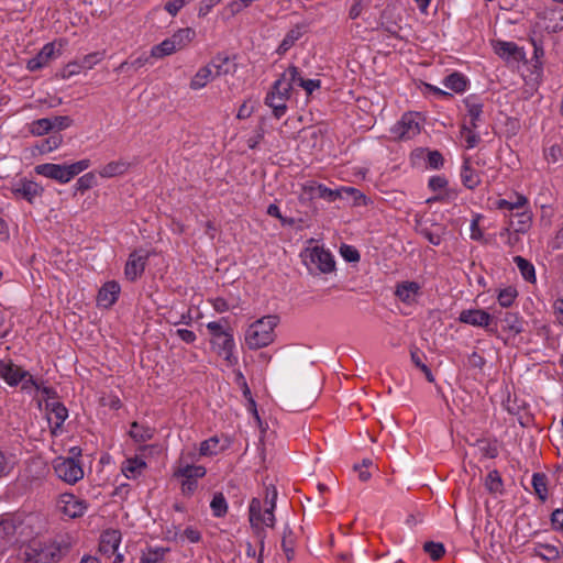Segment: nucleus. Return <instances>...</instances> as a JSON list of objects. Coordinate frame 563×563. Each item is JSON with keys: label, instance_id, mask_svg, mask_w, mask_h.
Masks as SVG:
<instances>
[{"label": "nucleus", "instance_id": "obj_1", "mask_svg": "<svg viewBox=\"0 0 563 563\" xmlns=\"http://www.w3.org/2000/svg\"><path fill=\"white\" fill-rule=\"evenodd\" d=\"M492 46L497 56L504 59L512 67H530L540 69L542 67L541 58L544 55L543 48L536 42L528 43V46H520L515 42L494 40Z\"/></svg>", "mask_w": 563, "mask_h": 563}, {"label": "nucleus", "instance_id": "obj_2", "mask_svg": "<svg viewBox=\"0 0 563 563\" xmlns=\"http://www.w3.org/2000/svg\"><path fill=\"white\" fill-rule=\"evenodd\" d=\"M277 493L273 490L269 506L265 509L258 498H252L249 505V521L253 530L254 536L258 541V545H262V550L265 549L266 530L265 528H274L275 516L274 510L276 507L275 499Z\"/></svg>", "mask_w": 563, "mask_h": 563}, {"label": "nucleus", "instance_id": "obj_3", "mask_svg": "<svg viewBox=\"0 0 563 563\" xmlns=\"http://www.w3.org/2000/svg\"><path fill=\"white\" fill-rule=\"evenodd\" d=\"M279 319L277 316H265L251 323L244 335V341L250 350H260L268 346L275 340V328Z\"/></svg>", "mask_w": 563, "mask_h": 563}, {"label": "nucleus", "instance_id": "obj_4", "mask_svg": "<svg viewBox=\"0 0 563 563\" xmlns=\"http://www.w3.org/2000/svg\"><path fill=\"white\" fill-rule=\"evenodd\" d=\"M496 207L510 212V225L516 232H526L530 225L532 216L528 210V199L517 195L515 200L499 199Z\"/></svg>", "mask_w": 563, "mask_h": 563}, {"label": "nucleus", "instance_id": "obj_5", "mask_svg": "<svg viewBox=\"0 0 563 563\" xmlns=\"http://www.w3.org/2000/svg\"><path fill=\"white\" fill-rule=\"evenodd\" d=\"M90 165V159L85 158L69 165L52 163L40 164L34 167V170L37 175L54 179L60 184H67L75 176L88 169Z\"/></svg>", "mask_w": 563, "mask_h": 563}, {"label": "nucleus", "instance_id": "obj_6", "mask_svg": "<svg viewBox=\"0 0 563 563\" xmlns=\"http://www.w3.org/2000/svg\"><path fill=\"white\" fill-rule=\"evenodd\" d=\"M59 548L41 540L30 541L21 551L23 563H55L59 559Z\"/></svg>", "mask_w": 563, "mask_h": 563}, {"label": "nucleus", "instance_id": "obj_7", "mask_svg": "<svg viewBox=\"0 0 563 563\" xmlns=\"http://www.w3.org/2000/svg\"><path fill=\"white\" fill-rule=\"evenodd\" d=\"M194 37L195 31L192 29H179L172 36L153 46L151 49V57L162 58L164 56L170 55L176 51L186 47Z\"/></svg>", "mask_w": 563, "mask_h": 563}, {"label": "nucleus", "instance_id": "obj_8", "mask_svg": "<svg viewBox=\"0 0 563 563\" xmlns=\"http://www.w3.org/2000/svg\"><path fill=\"white\" fill-rule=\"evenodd\" d=\"M206 473L205 466L179 463L174 471V476L180 481L183 495L191 496L198 487V479L202 478Z\"/></svg>", "mask_w": 563, "mask_h": 563}, {"label": "nucleus", "instance_id": "obj_9", "mask_svg": "<svg viewBox=\"0 0 563 563\" xmlns=\"http://www.w3.org/2000/svg\"><path fill=\"white\" fill-rule=\"evenodd\" d=\"M52 465L56 476L67 484L74 485L84 477L81 462L74 457L57 456Z\"/></svg>", "mask_w": 563, "mask_h": 563}, {"label": "nucleus", "instance_id": "obj_10", "mask_svg": "<svg viewBox=\"0 0 563 563\" xmlns=\"http://www.w3.org/2000/svg\"><path fill=\"white\" fill-rule=\"evenodd\" d=\"M302 258L307 267L321 273H331L335 267L332 254L321 246L308 247L302 253Z\"/></svg>", "mask_w": 563, "mask_h": 563}, {"label": "nucleus", "instance_id": "obj_11", "mask_svg": "<svg viewBox=\"0 0 563 563\" xmlns=\"http://www.w3.org/2000/svg\"><path fill=\"white\" fill-rule=\"evenodd\" d=\"M391 132L399 141H409L421 132V117L418 112H407L393 126Z\"/></svg>", "mask_w": 563, "mask_h": 563}, {"label": "nucleus", "instance_id": "obj_12", "mask_svg": "<svg viewBox=\"0 0 563 563\" xmlns=\"http://www.w3.org/2000/svg\"><path fill=\"white\" fill-rule=\"evenodd\" d=\"M64 44L62 41H53L45 44L36 56L27 60L29 70H37L40 68L49 67L51 63L62 55Z\"/></svg>", "mask_w": 563, "mask_h": 563}, {"label": "nucleus", "instance_id": "obj_13", "mask_svg": "<svg viewBox=\"0 0 563 563\" xmlns=\"http://www.w3.org/2000/svg\"><path fill=\"white\" fill-rule=\"evenodd\" d=\"M303 191L311 198L324 199L329 202H333L336 199L342 198L343 194L356 195L358 191L353 187H341L340 189L328 188L323 184L310 181L303 186Z\"/></svg>", "mask_w": 563, "mask_h": 563}, {"label": "nucleus", "instance_id": "obj_14", "mask_svg": "<svg viewBox=\"0 0 563 563\" xmlns=\"http://www.w3.org/2000/svg\"><path fill=\"white\" fill-rule=\"evenodd\" d=\"M45 412L49 423L51 433L53 437H57L63 423L68 417V410L58 400H53L45 404Z\"/></svg>", "mask_w": 563, "mask_h": 563}, {"label": "nucleus", "instance_id": "obj_15", "mask_svg": "<svg viewBox=\"0 0 563 563\" xmlns=\"http://www.w3.org/2000/svg\"><path fill=\"white\" fill-rule=\"evenodd\" d=\"M211 345L219 356H221L228 367L238 365L239 358L235 354V342L233 334L222 335L220 340H211Z\"/></svg>", "mask_w": 563, "mask_h": 563}, {"label": "nucleus", "instance_id": "obj_16", "mask_svg": "<svg viewBox=\"0 0 563 563\" xmlns=\"http://www.w3.org/2000/svg\"><path fill=\"white\" fill-rule=\"evenodd\" d=\"M57 505L59 510L69 518L81 517L88 508V504L85 500L73 494L60 495Z\"/></svg>", "mask_w": 563, "mask_h": 563}, {"label": "nucleus", "instance_id": "obj_17", "mask_svg": "<svg viewBox=\"0 0 563 563\" xmlns=\"http://www.w3.org/2000/svg\"><path fill=\"white\" fill-rule=\"evenodd\" d=\"M44 188L30 179H20L13 187L12 194L16 198L25 199L30 203H34L36 199L43 196Z\"/></svg>", "mask_w": 563, "mask_h": 563}, {"label": "nucleus", "instance_id": "obj_18", "mask_svg": "<svg viewBox=\"0 0 563 563\" xmlns=\"http://www.w3.org/2000/svg\"><path fill=\"white\" fill-rule=\"evenodd\" d=\"M148 255V252L144 250H136L130 254L124 268V274L129 280L134 282L143 274Z\"/></svg>", "mask_w": 563, "mask_h": 563}, {"label": "nucleus", "instance_id": "obj_19", "mask_svg": "<svg viewBox=\"0 0 563 563\" xmlns=\"http://www.w3.org/2000/svg\"><path fill=\"white\" fill-rule=\"evenodd\" d=\"M532 555L548 562L558 561L563 555V544L560 541H556V543L536 542L532 548Z\"/></svg>", "mask_w": 563, "mask_h": 563}, {"label": "nucleus", "instance_id": "obj_20", "mask_svg": "<svg viewBox=\"0 0 563 563\" xmlns=\"http://www.w3.org/2000/svg\"><path fill=\"white\" fill-rule=\"evenodd\" d=\"M15 532L16 525L13 518L10 516H0V554L12 544Z\"/></svg>", "mask_w": 563, "mask_h": 563}, {"label": "nucleus", "instance_id": "obj_21", "mask_svg": "<svg viewBox=\"0 0 563 563\" xmlns=\"http://www.w3.org/2000/svg\"><path fill=\"white\" fill-rule=\"evenodd\" d=\"M26 376V371L11 362L0 361V377L10 386H16Z\"/></svg>", "mask_w": 563, "mask_h": 563}, {"label": "nucleus", "instance_id": "obj_22", "mask_svg": "<svg viewBox=\"0 0 563 563\" xmlns=\"http://www.w3.org/2000/svg\"><path fill=\"white\" fill-rule=\"evenodd\" d=\"M121 543V532L115 529H109L102 532L100 537L99 550L106 555L114 554Z\"/></svg>", "mask_w": 563, "mask_h": 563}, {"label": "nucleus", "instance_id": "obj_23", "mask_svg": "<svg viewBox=\"0 0 563 563\" xmlns=\"http://www.w3.org/2000/svg\"><path fill=\"white\" fill-rule=\"evenodd\" d=\"M120 290V285L117 282L106 283L99 290L98 303L104 308L111 307L118 300Z\"/></svg>", "mask_w": 563, "mask_h": 563}, {"label": "nucleus", "instance_id": "obj_24", "mask_svg": "<svg viewBox=\"0 0 563 563\" xmlns=\"http://www.w3.org/2000/svg\"><path fill=\"white\" fill-rule=\"evenodd\" d=\"M130 167H131V164L128 161L120 158L117 161H111V162L107 163L106 165L101 166L98 169V174L102 178L119 177V176H122L125 173H128Z\"/></svg>", "mask_w": 563, "mask_h": 563}, {"label": "nucleus", "instance_id": "obj_25", "mask_svg": "<svg viewBox=\"0 0 563 563\" xmlns=\"http://www.w3.org/2000/svg\"><path fill=\"white\" fill-rule=\"evenodd\" d=\"M296 91L292 76L289 78L285 76V74L274 82L267 93H274L278 97L284 98L286 101H289L294 92Z\"/></svg>", "mask_w": 563, "mask_h": 563}, {"label": "nucleus", "instance_id": "obj_26", "mask_svg": "<svg viewBox=\"0 0 563 563\" xmlns=\"http://www.w3.org/2000/svg\"><path fill=\"white\" fill-rule=\"evenodd\" d=\"M460 322L487 328L490 322V316L486 311L479 309L464 310L460 313Z\"/></svg>", "mask_w": 563, "mask_h": 563}, {"label": "nucleus", "instance_id": "obj_27", "mask_svg": "<svg viewBox=\"0 0 563 563\" xmlns=\"http://www.w3.org/2000/svg\"><path fill=\"white\" fill-rule=\"evenodd\" d=\"M154 433V428L137 421L132 422L129 430V435L137 443H144L152 440Z\"/></svg>", "mask_w": 563, "mask_h": 563}, {"label": "nucleus", "instance_id": "obj_28", "mask_svg": "<svg viewBox=\"0 0 563 563\" xmlns=\"http://www.w3.org/2000/svg\"><path fill=\"white\" fill-rule=\"evenodd\" d=\"M145 468H146L145 461L137 456L126 459L122 463V467H121L124 476L128 478H132V479L137 478L143 473V471Z\"/></svg>", "mask_w": 563, "mask_h": 563}, {"label": "nucleus", "instance_id": "obj_29", "mask_svg": "<svg viewBox=\"0 0 563 563\" xmlns=\"http://www.w3.org/2000/svg\"><path fill=\"white\" fill-rule=\"evenodd\" d=\"M420 286L415 282H406L397 286L396 296L404 302L410 303L415 301L419 294Z\"/></svg>", "mask_w": 563, "mask_h": 563}, {"label": "nucleus", "instance_id": "obj_30", "mask_svg": "<svg viewBox=\"0 0 563 563\" xmlns=\"http://www.w3.org/2000/svg\"><path fill=\"white\" fill-rule=\"evenodd\" d=\"M287 102L284 98L274 93H267L264 103L272 109L273 115L278 120L284 117L288 110Z\"/></svg>", "mask_w": 563, "mask_h": 563}, {"label": "nucleus", "instance_id": "obj_31", "mask_svg": "<svg viewBox=\"0 0 563 563\" xmlns=\"http://www.w3.org/2000/svg\"><path fill=\"white\" fill-rule=\"evenodd\" d=\"M525 321L522 318L515 312H506L501 319V327L504 330L511 332L512 334H519L523 331Z\"/></svg>", "mask_w": 563, "mask_h": 563}, {"label": "nucleus", "instance_id": "obj_32", "mask_svg": "<svg viewBox=\"0 0 563 563\" xmlns=\"http://www.w3.org/2000/svg\"><path fill=\"white\" fill-rule=\"evenodd\" d=\"M464 104L467 110V115L470 117L471 125L475 128L476 121L479 120L482 114L483 103L478 97L470 96L464 99Z\"/></svg>", "mask_w": 563, "mask_h": 563}, {"label": "nucleus", "instance_id": "obj_33", "mask_svg": "<svg viewBox=\"0 0 563 563\" xmlns=\"http://www.w3.org/2000/svg\"><path fill=\"white\" fill-rule=\"evenodd\" d=\"M410 357H411V361L415 364V366L417 368H419L424 374L427 380L430 382V383L434 382V377L432 375V372H431V369L429 368V366L424 362L426 355L421 351H419L418 349H411Z\"/></svg>", "mask_w": 563, "mask_h": 563}, {"label": "nucleus", "instance_id": "obj_34", "mask_svg": "<svg viewBox=\"0 0 563 563\" xmlns=\"http://www.w3.org/2000/svg\"><path fill=\"white\" fill-rule=\"evenodd\" d=\"M514 261H515L521 276L523 277V279L529 283H536L537 277H536V269H534L533 264L521 256H516L514 258Z\"/></svg>", "mask_w": 563, "mask_h": 563}, {"label": "nucleus", "instance_id": "obj_35", "mask_svg": "<svg viewBox=\"0 0 563 563\" xmlns=\"http://www.w3.org/2000/svg\"><path fill=\"white\" fill-rule=\"evenodd\" d=\"M302 36L301 27L295 26L287 32L282 43L277 48L278 54H285L288 49H290L295 43Z\"/></svg>", "mask_w": 563, "mask_h": 563}, {"label": "nucleus", "instance_id": "obj_36", "mask_svg": "<svg viewBox=\"0 0 563 563\" xmlns=\"http://www.w3.org/2000/svg\"><path fill=\"white\" fill-rule=\"evenodd\" d=\"M532 487L537 496L542 500L548 498V478L543 473H534L531 481Z\"/></svg>", "mask_w": 563, "mask_h": 563}, {"label": "nucleus", "instance_id": "obj_37", "mask_svg": "<svg viewBox=\"0 0 563 563\" xmlns=\"http://www.w3.org/2000/svg\"><path fill=\"white\" fill-rule=\"evenodd\" d=\"M485 487L492 494H501L504 484L498 471H490L485 478Z\"/></svg>", "mask_w": 563, "mask_h": 563}, {"label": "nucleus", "instance_id": "obj_38", "mask_svg": "<svg viewBox=\"0 0 563 563\" xmlns=\"http://www.w3.org/2000/svg\"><path fill=\"white\" fill-rule=\"evenodd\" d=\"M53 131L51 118L34 120L29 124V132L34 136H42Z\"/></svg>", "mask_w": 563, "mask_h": 563}, {"label": "nucleus", "instance_id": "obj_39", "mask_svg": "<svg viewBox=\"0 0 563 563\" xmlns=\"http://www.w3.org/2000/svg\"><path fill=\"white\" fill-rule=\"evenodd\" d=\"M167 552L166 548H147L143 551L140 563H161Z\"/></svg>", "mask_w": 563, "mask_h": 563}, {"label": "nucleus", "instance_id": "obj_40", "mask_svg": "<svg viewBox=\"0 0 563 563\" xmlns=\"http://www.w3.org/2000/svg\"><path fill=\"white\" fill-rule=\"evenodd\" d=\"M461 176H462L464 186L467 187L468 189L475 188L481 181L479 175L477 174V172L473 170L470 167L468 159L464 161L463 173Z\"/></svg>", "mask_w": 563, "mask_h": 563}, {"label": "nucleus", "instance_id": "obj_41", "mask_svg": "<svg viewBox=\"0 0 563 563\" xmlns=\"http://www.w3.org/2000/svg\"><path fill=\"white\" fill-rule=\"evenodd\" d=\"M295 536L289 528H285L282 539V548L288 561L295 558Z\"/></svg>", "mask_w": 563, "mask_h": 563}, {"label": "nucleus", "instance_id": "obj_42", "mask_svg": "<svg viewBox=\"0 0 563 563\" xmlns=\"http://www.w3.org/2000/svg\"><path fill=\"white\" fill-rule=\"evenodd\" d=\"M295 89L297 87L302 88L307 96H310L316 89L320 87V80L318 79H303L299 76V73H291Z\"/></svg>", "mask_w": 563, "mask_h": 563}, {"label": "nucleus", "instance_id": "obj_43", "mask_svg": "<svg viewBox=\"0 0 563 563\" xmlns=\"http://www.w3.org/2000/svg\"><path fill=\"white\" fill-rule=\"evenodd\" d=\"M210 66L216 70H231L236 67V64L228 54L221 53L211 59Z\"/></svg>", "mask_w": 563, "mask_h": 563}, {"label": "nucleus", "instance_id": "obj_44", "mask_svg": "<svg viewBox=\"0 0 563 563\" xmlns=\"http://www.w3.org/2000/svg\"><path fill=\"white\" fill-rule=\"evenodd\" d=\"M212 514L217 518L223 517L228 512V504L222 493H217L210 503Z\"/></svg>", "mask_w": 563, "mask_h": 563}, {"label": "nucleus", "instance_id": "obj_45", "mask_svg": "<svg viewBox=\"0 0 563 563\" xmlns=\"http://www.w3.org/2000/svg\"><path fill=\"white\" fill-rule=\"evenodd\" d=\"M221 451L218 437H211L200 443L199 455L212 456Z\"/></svg>", "mask_w": 563, "mask_h": 563}, {"label": "nucleus", "instance_id": "obj_46", "mask_svg": "<svg viewBox=\"0 0 563 563\" xmlns=\"http://www.w3.org/2000/svg\"><path fill=\"white\" fill-rule=\"evenodd\" d=\"M63 143V136L60 134H53L45 140H42L37 145L38 151L42 154L51 153L58 148Z\"/></svg>", "mask_w": 563, "mask_h": 563}, {"label": "nucleus", "instance_id": "obj_47", "mask_svg": "<svg viewBox=\"0 0 563 563\" xmlns=\"http://www.w3.org/2000/svg\"><path fill=\"white\" fill-rule=\"evenodd\" d=\"M103 56H104V53L95 52V53L85 55L82 58L77 60L75 63V65L82 69H91L93 66H96L98 63H100L102 60Z\"/></svg>", "mask_w": 563, "mask_h": 563}, {"label": "nucleus", "instance_id": "obj_48", "mask_svg": "<svg viewBox=\"0 0 563 563\" xmlns=\"http://www.w3.org/2000/svg\"><path fill=\"white\" fill-rule=\"evenodd\" d=\"M423 551L430 556L431 560L438 561L440 560L444 553V545L440 542L427 541L423 544Z\"/></svg>", "mask_w": 563, "mask_h": 563}, {"label": "nucleus", "instance_id": "obj_49", "mask_svg": "<svg viewBox=\"0 0 563 563\" xmlns=\"http://www.w3.org/2000/svg\"><path fill=\"white\" fill-rule=\"evenodd\" d=\"M517 295V290L511 286L503 288L497 296L498 303L504 308H508L514 303Z\"/></svg>", "mask_w": 563, "mask_h": 563}, {"label": "nucleus", "instance_id": "obj_50", "mask_svg": "<svg viewBox=\"0 0 563 563\" xmlns=\"http://www.w3.org/2000/svg\"><path fill=\"white\" fill-rule=\"evenodd\" d=\"M256 107H257L256 100H252V99L245 100L240 106L236 118L240 120L250 118L253 114V112L255 111Z\"/></svg>", "mask_w": 563, "mask_h": 563}, {"label": "nucleus", "instance_id": "obj_51", "mask_svg": "<svg viewBox=\"0 0 563 563\" xmlns=\"http://www.w3.org/2000/svg\"><path fill=\"white\" fill-rule=\"evenodd\" d=\"M96 175L93 173H87L82 175L80 178H78L76 183L77 190L84 192L93 186H96Z\"/></svg>", "mask_w": 563, "mask_h": 563}, {"label": "nucleus", "instance_id": "obj_52", "mask_svg": "<svg viewBox=\"0 0 563 563\" xmlns=\"http://www.w3.org/2000/svg\"><path fill=\"white\" fill-rule=\"evenodd\" d=\"M210 75L211 73H196L190 81L191 89L198 90L207 86V84L211 80Z\"/></svg>", "mask_w": 563, "mask_h": 563}, {"label": "nucleus", "instance_id": "obj_53", "mask_svg": "<svg viewBox=\"0 0 563 563\" xmlns=\"http://www.w3.org/2000/svg\"><path fill=\"white\" fill-rule=\"evenodd\" d=\"M207 329L212 335L211 340H220L222 335L232 334L230 331H225L220 322L211 321L207 323Z\"/></svg>", "mask_w": 563, "mask_h": 563}, {"label": "nucleus", "instance_id": "obj_54", "mask_svg": "<svg viewBox=\"0 0 563 563\" xmlns=\"http://www.w3.org/2000/svg\"><path fill=\"white\" fill-rule=\"evenodd\" d=\"M53 130L63 131L73 125V119L68 115H57L51 119Z\"/></svg>", "mask_w": 563, "mask_h": 563}, {"label": "nucleus", "instance_id": "obj_55", "mask_svg": "<svg viewBox=\"0 0 563 563\" xmlns=\"http://www.w3.org/2000/svg\"><path fill=\"white\" fill-rule=\"evenodd\" d=\"M544 157L549 163H556L562 157L560 145L553 144L544 150Z\"/></svg>", "mask_w": 563, "mask_h": 563}, {"label": "nucleus", "instance_id": "obj_56", "mask_svg": "<svg viewBox=\"0 0 563 563\" xmlns=\"http://www.w3.org/2000/svg\"><path fill=\"white\" fill-rule=\"evenodd\" d=\"M460 135L465 139L468 148L474 147L479 141V136L465 125L460 130Z\"/></svg>", "mask_w": 563, "mask_h": 563}, {"label": "nucleus", "instance_id": "obj_57", "mask_svg": "<svg viewBox=\"0 0 563 563\" xmlns=\"http://www.w3.org/2000/svg\"><path fill=\"white\" fill-rule=\"evenodd\" d=\"M427 164L430 168L438 169L443 165V156L438 151L428 152Z\"/></svg>", "mask_w": 563, "mask_h": 563}, {"label": "nucleus", "instance_id": "obj_58", "mask_svg": "<svg viewBox=\"0 0 563 563\" xmlns=\"http://www.w3.org/2000/svg\"><path fill=\"white\" fill-rule=\"evenodd\" d=\"M341 254L347 262H358L360 253L353 246L344 245L341 247Z\"/></svg>", "mask_w": 563, "mask_h": 563}, {"label": "nucleus", "instance_id": "obj_59", "mask_svg": "<svg viewBox=\"0 0 563 563\" xmlns=\"http://www.w3.org/2000/svg\"><path fill=\"white\" fill-rule=\"evenodd\" d=\"M552 528L563 532V509H555L551 515Z\"/></svg>", "mask_w": 563, "mask_h": 563}, {"label": "nucleus", "instance_id": "obj_60", "mask_svg": "<svg viewBox=\"0 0 563 563\" xmlns=\"http://www.w3.org/2000/svg\"><path fill=\"white\" fill-rule=\"evenodd\" d=\"M371 0H356L355 3L351 7L349 16L354 20L360 16L364 7L368 5Z\"/></svg>", "mask_w": 563, "mask_h": 563}, {"label": "nucleus", "instance_id": "obj_61", "mask_svg": "<svg viewBox=\"0 0 563 563\" xmlns=\"http://www.w3.org/2000/svg\"><path fill=\"white\" fill-rule=\"evenodd\" d=\"M222 0H201L199 4L198 15L206 16L214 5H217Z\"/></svg>", "mask_w": 563, "mask_h": 563}, {"label": "nucleus", "instance_id": "obj_62", "mask_svg": "<svg viewBox=\"0 0 563 563\" xmlns=\"http://www.w3.org/2000/svg\"><path fill=\"white\" fill-rule=\"evenodd\" d=\"M250 4L246 0H233L228 3V10L231 12V14H236L241 12L244 8H247Z\"/></svg>", "mask_w": 563, "mask_h": 563}, {"label": "nucleus", "instance_id": "obj_63", "mask_svg": "<svg viewBox=\"0 0 563 563\" xmlns=\"http://www.w3.org/2000/svg\"><path fill=\"white\" fill-rule=\"evenodd\" d=\"M185 4L184 0H169L165 4V10L175 16Z\"/></svg>", "mask_w": 563, "mask_h": 563}, {"label": "nucleus", "instance_id": "obj_64", "mask_svg": "<svg viewBox=\"0 0 563 563\" xmlns=\"http://www.w3.org/2000/svg\"><path fill=\"white\" fill-rule=\"evenodd\" d=\"M553 313L555 317V321L563 325V300L558 299L553 303Z\"/></svg>", "mask_w": 563, "mask_h": 563}]
</instances>
